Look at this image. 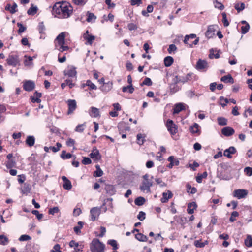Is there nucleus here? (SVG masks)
<instances>
[{
    "label": "nucleus",
    "instance_id": "nucleus-1",
    "mask_svg": "<svg viewBox=\"0 0 252 252\" xmlns=\"http://www.w3.org/2000/svg\"><path fill=\"white\" fill-rule=\"evenodd\" d=\"M73 8L65 2H57L52 8V13L59 18H67L72 13Z\"/></svg>",
    "mask_w": 252,
    "mask_h": 252
},
{
    "label": "nucleus",
    "instance_id": "nucleus-2",
    "mask_svg": "<svg viewBox=\"0 0 252 252\" xmlns=\"http://www.w3.org/2000/svg\"><path fill=\"white\" fill-rule=\"evenodd\" d=\"M105 248V245L98 239H94L90 245L92 252H104Z\"/></svg>",
    "mask_w": 252,
    "mask_h": 252
},
{
    "label": "nucleus",
    "instance_id": "nucleus-3",
    "mask_svg": "<svg viewBox=\"0 0 252 252\" xmlns=\"http://www.w3.org/2000/svg\"><path fill=\"white\" fill-rule=\"evenodd\" d=\"M199 41V37L196 38L195 34H190V35H186L184 40V43L188 44L190 48L193 47V45H197Z\"/></svg>",
    "mask_w": 252,
    "mask_h": 252
},
{
    "label": "nucleus",
    "instance_id": "nucleus-4",
    "mask_svg": "<svg viewBox=\"0 0 252 252\" xmlns=\"http://www.w3.org/2000/svg\"><path fill=\"white\" fill-rule=\"evenodd\" d=\"M168 131L171 135L176 134L178 132V126L176 125L173 120L168 119L166 124Z\"/></svg>",
    "mask_w": 252,
    "mask_h": 252
},
{
    "label": "nucleus",
    "instance_id": "nucleus-5",
    "mask_svg": "<svg viewBox=\"0 0 252 252\" xmlns=\"http://www.w3.org/2000/svg\"><path fill=\"white\" fill-rule=\"evenodd\" d=\"M7 63L9 65L16 67L20 65L19 57L17 55H9L6 59Z\"/></svg>",
    "mask_w": 252,
    "mask_h": 252
},
{
    "label": "nucleus",
    "instance_id": "nucleus-6",
    "mask_svg": "<svg viewBox=\"0 0 252 252\" xmlns=\"http://www.w3.org/2000/svg\"><path fill=\"white\" fill-rule=\"evenodd\" d=\"M248 190L244 189H238L233 191V196L238 199L245 198L248 195Z\"/></svg>",
    "mask_w": 252,
    "mask_h": 252
},
{
    "label": "nucleus",
    "instance_id": "nucleus-7",
    "mask_svg": "<svg viewBox=\"0 0 252 252\" xmlns=\"http://www.w3.org/2000/svg\"><path fill=\"white\" fill-rule=\"evenodd\" d=\"M68 109L67 114H71L73 113L77 108L76 101L74 99H68L67 101Z\"/></svg>",
    "mask_w": 252,
    "mask_h": 252
},
{
    "label": "nucleus",
    "instance_id": "nucleus-8",
    "mask_svg": "<svg viewBox=\"0 0 252 252\" xmlns=\"http://www.w3.org/2000/svg\"><path fill=\"white\" fill-rule=\"evenodd\" d=\"M89 156L95 162H97L101 159V155L99 152L95 147H94L93 150L90 154Z\"/></svg>",
    "mask_w": 252,
    "mask_h": 252
},
{
    "label": "nucleus",
    "instance_id": "nucleus-9",
    "mask_svg": "<svg viewBox=\"0 0 252 252\" xmlns=\"http://www.w3.org/2000/svg\"><path fill=\"white\" fill-rule=\"evenodd\" d=\"M35 88V83L32 80H27L24 82L23 88L25 90L30 92Z\"/></svg>",
    "mask_w": 252,
    "mask_h": 252
},
{
    "label": "nucleus",
    "instance_id": "nucleus-10",
    "mask_svg": "<svg viewBox=\"0 0 252 252\" xmlns=\"http://www.w3.org/2000/svg\"><path fill=\"white\" fill-rule=\"evenodd\" d=\"M153 185L152 182L149 181H143L142 185L140 186V189L141 191L147 192L150 191V187Z\"/></svg>",
    "mask_w": 252,
    "mask_h": 252
},
{
    "label": "nucleus",
    "instance_id": "nucleus-11",
    "mask_svg": "<svg viewBox=\"0 0 252 252\" xmlns=\"http://www.w3.org/2000/svg\"><path fill=\"white\" fill-rule=\"evenodd\" d=\"M100 214V209L97 207H94L90 210V215L91 220L92 221L95 220L97 219Z\"/></svg>",
    "mask_w": 252,
    "mask_h": 252
},
{
    "label": "nucleus",
    "instance_id": "nucleus-12",
    "mask_svg": "<svg viewBox=\"0 0 252 252\" xmlns=\"http://www.w3.org/2000/svg\"><path fill=\"white\" fill-rule=\"evenodd\" d=\"M221 133L225 136H230L235 133L234 129L229 126H226L221 129Z\"/></svg>",
    "mask_w": 252,
    "mask_h": 252
},
{
    "label": "nucleus",
    "instance_id": "nucleus-13",
    "mask_svg": "<svg viewBox=\"0 0 252 252\" xmlns=\"http://www.w3.org/2000/svg\"><path fill=\"white\" fill-rule=\"evenodd\" d=\"M196 66L198 70H202L208 68V63L205 60L199 59L197 62Z\"/></svg>",
    "mask_w": 252,
    "mask_h": 252
},
{
    "label": "nucleus",
    "instance_id": "nucleus-14",
    "mask_svg": "<svg viewBox=\"0 0 252 252\" xmlns=\"http://www.w3.org/2000/svg\"><path fill=\"white\" fill-rule=\"evenodd\" d=\"M65 75L68 76L70 77H75L77 74L76 68L73 66L68 67V68L64 71Z\"/></svg>",
    "mask_w": 252,
    "mask_h": 252
},
{
    "label": "nucleus",
    "instance_id": "nucleus-15",
    "mask_svg": "<svg viewBox=\"0 0 252 252\" xmlns=\"http://www.w3.org/2000/svg\"><path fill=\"white\" fill-rule=\"evenodd\" d=\"M84 38L87 40L88 44L89 45H91L93 43V42L95 39V37L92 35H90L89 34L88 30L86 31V32L83 35Z\"/></svg>",
    "mask_w": 252,
    "mask_h": 252
},
{
    "label": "nucleus",
    "instance_id": "nucleus-16",
    "mask_svg": "<svg viewBox=\"0 0 252 252\" xmlns=\"http://www.w3.org/2000/svg\"><path fill=\"white\" fill-rule=\"evenodd\" d=\"M215 26L214 25H210L208 26L207 31L205 33V35L208 38L212 37L215 35Z\"/></svg>",
    "mask_w": 252,
    "mask_h": 252
},
{
    "label": "nucleus",
    "instance_id": "nucleus-17",
    "mask_svg": "<svg viewBox=\"0 0 252 252\" xmlns=\"http://www.w3.org/2000/svg\"><path fill=\"white\" fill-rule=\"evenodd\" d=\"M173 194L170 190H168L167 192H163L162 193V197L161 198V202L162 203L167 202L169 199L172 198Z\"/></svg>",
    "mask_w": 252,
    "mask_h": 252
},
{
    "label": "nucleus",
    "instance_id": "nucleus-18",
    "mask_svg": "<svg viewBox=\"0 0 252 252\" xmlns=\"http://www.w3.org/2000/svg\"><path fill=\"white\" fill-rule=\"evenodd\" d=\"M65 34L64 32H61L60 33L57 37H56V40L58 41V44L59 45H63L65 44Z\"/></svg>",
    "mask_w": 252,
    "mask_h": 252
},
{
    "label": "nucleus",
    "instance_id": "nucleus-19",
    "mask_svg": "<svg viewBox=\"0 0 252 252\" xmlns=\"http://www.w3.org/2000/svg\"><path fill=\"white\" fill-rule=\"evenodd\" d=\"M105 190L106 193L111 196L115 194L116 193L114 186L111 185H106L105 187Z\"/></svg>",
    "mask_w": 252,
    "mask_h": 252
},
{
    "label": "nucleus",
    "instance_id": "nucleus-20",
    "mask_svg": "<svg viewBox=\"0 0 252 252\" xmlns=\"http://www.w3.org/2000/svg\"><path fill=\"white\" fill-rule=\"evenodd\" d=\"M112 83L109 81L107 83H103V85L100 87V89L103 92H107L111 90L112 88Z\"/></svg>",
    "mask_w": 252,
    "mask_h": 252
},
{
    "label": "nucleus",
    "instance_id": "nucleus-21",
    "mask_svg": "<svg viewBox=\"0 0 252 252\" xmlns=\"http://www.w3.org/2000/svg\"><path fill=\"white\" fill-rule=\"evenodd\" d=\"M197 207V204L194 202H192L188 204L187 212L189 214H192L194 212V210Z\"/></svg>",
    "mask_w": 252,
    "mask_h": 252
},
{
    "label": "nucleus",
    "instance_id": "nucleus-22",
    "mask_svg": "<svg viewBox=\"0 0 252 252\" xmlns=\"http://www.w3.org/2000/svg\"><path fill=\"white\" fill-rule=\"evenodd\" d=\"M220 80L224 83H230L231 84L234 83V79L230 74L222 77Z\"/></svg>",
    "mask_w": 252,
    "mask_h": 252
},
{
    "label": "nucleus",
    "instance_id": "nucleus-23",
    "mask_svg": "<svg viewBox=\"0 0 252 252\" xmlns=\"http://www.w3.org/2000/svg\"><path fill=\"white\" fill-rule=\"evenodd\" d=\"M199 126L197 123H194L193 125L190 127V131L192 134H200V131L199 129Z\"/></svg>",
    "mask_w": 252,
    "mask_h": 252
},
{
    "label": "nucleus",
    "instance_id": "nucleus-24",
    "mask_svg": "<svg viewBox=\"0 0 252 252\" xmlns=\"http://www.w3.org/2000/svg\"><path fill=\"white\" fill-rule=\"evenodd\" d=\"M35 138L33 136H28L26 140V144L29 147H32L35 143Z\"/></svg>",
    "mask_w": 252,
    "mask_h": 252
},
{
    "label": "nucleus",
    "instance_id": "nucleus-25",
    "mask_svg": "<svg viewBox=\"0 0 252 252\" xmlns=\"http://www.w3.org/2000/svg\"><path fill=\"white\" fill-rule=\"evenodd\" d=\"M185 109V106L182 103L176 104L174 108V114H178L181 111Z\"/></svg>",
    "mask_w": 252,
    "mask_h": 252
},
{
    "label": "nucleus",
    "instance_id": "nucleus-26",
    "mask_svg": "<svg viewBox=\"0 0 252 252\" xmlns=\"http://www.w3.org/2000/svg\"><path fill=\"white\" fill-rule=\"evenodd\" d=\"M31 186L29 184L25 183L24 184L21 191L23 194H28L31 191Z\"/></svg>",
    "mask_w": 252,
    "mask_h": 252
},
{
    "label": "nucleus",
    "instance_id": "nucleus-27",
    "mask_svg": "<svg viewBox=\"0 0 252 252\" xmlns=\"http://www.w3.org/2000/svg\"><path fill=\"white\" fill-rule=\"evenodd\" d=\"M173 58L171 56H167L164 58V65L166 67L170 66L173 63Z\"/></svg>",
    "mask_w": 252,
    "mask_h": 252
},
{
    "label": "nucleus",
    "instance_id": "nucleus-28",
    "mask_svg": "<svg viewBox=\"0 0 252 252\" xmlns=\"http://www.w3.org/2000/svg\"><path fill=\"white\" fill-rule=\"evenodd\" d=\"M90 115L92 117H98L99 115V109L94 107H92L91 108Z\"/></svg>",
    "mask_w": 252,
    "mask_h": 252
},
{
    "label": "nucleus",
    "instance_id": "nucleus-29",
    "mask_svg": "<svg viewBox=\"0 0 252 252\" xmlns=\"http://www.w3.org/2000/svg\"><path fill=\"white\" fill-rule=\"evenodd\" d=\"M170 92L172 94H174L178 92L180 88L175 84H169Z\"/></svg>",
    "mask_w": 252,
    "mask_h": 252
},
{
    "label": "nucleus",
    "instance_id": "nucleus-30",
    "mask_svg": "<svg viewBox=\"0 0 252 252\" xmlns=\"http://www.w3.org/2000/svg\"><path fill=\"white\" fill-rule=\"evenodd\" d=\"M135 238L141 242H146L148 240L147 237L142 233H138L136 234Z\"/></svg>",
    "mask_w": 252,
    "mask_h": 252
},
{
    "label": "nucleus",
    "instance_id": "nucleus-31",
    "mask_svg": "<svg viewBox=\"0 0 252 252\" xmlns=\"http://www.w3.org/2000/svg\"><path fill=\"white\" fill-rule=\"evenodd\" d=\"M146 200L143 197H138L135 199L134 203L137 206H141L144 204Z\"/></svg>",
    "mask_w": 252,
    "mask_h": 252
},
{
    "label": "nucleus",
    "instance_id": "nucleus-32",
    "mask_svg": "<svg viewBox=\"0 0 252 252\" xmlns=\"http://www.w3.org/2000/svg\"><path fill=\"white\" fill-rule=\"evenodd\" d=\"M86 126V123H84L82 124H79L77 125L75 129V131L77 132H82L85 129Z\"/></svg>",
    "mask_w": 252,
    "mask_h": 252
},
{
    "label": "nucleus",
    "instance_id": "nucleus-33",
    "mask_svg": "<svg viewBox=\"0 0 252 252\" xmlns=\"http://www.w3.org/2000/svg\"><path fill=\"white\" fill-rule=\"evenodd\" d=\"M9 242L8 238L4 235H0V244L2 245H6Z\"/></svg>",
    "mask_w": 252,
    "mask_h": 252
},
{
    "label": "nucleus",
    "instance_id": "nucleus-34",
    "mask_svg": "<svg viewBox=\"0 0 252 252\" xmlns=\"http://www.w3.org/2000/svg\"><path fill=\"white\" fill-rule=\"evenodd\" d=\"M37 11V7L34 6L33 4L31 5V7L28 9L27 13L28 15H33L36 13Z\"/></svg>",
    "mask_w": 252,
    "mask_h": 252
},
{
    "label": "nucleus",
    "instance_id": "nucleus-35",
    "mask_svg": "<svg viewBox=\"0 0 252 252\" xmlns=\"http://www.w3.org/2000/svg\"><path fill=\"white\" fill-rule=\"evenodd\" d=\"M60 156L63 159H66L70 158L72 155L70 153H66V151L63 150L62 151Z\"/></svg>",
    "mask_w": 252,
    "mask_h": 252
},
{
    "label": "nucleus",
    "instance_id": "nucleus-36",
    "mask_svg": "<svg viewBox=\"0 0 252 252\" xmlns=\"http://www.w3.org/2000/svg\"><path fill=\"white\" fill-rule=\"evenodd\" d=\"M84 224V222L82 221H79L78 222V226H75L74 227V232L77 234H80L81 233V229L83 227V225Z\"/></svg>",
    "mask_w": 252,
    "mask_h": 252
},
{
    "label": "nucleus",
    "instance_id": "nucleus-37",
    "mask_svg": "<svg viewBox=\"0 0 252 252\" xmlns=\"http://www.w3.org/2000/svg\"><path fill=\"white\" fill-rule=\"evenodd\" d=\"M245 244L247 247H252V237L250 235H247V238L245 240Z\"/></svg>",
    "mask_w": 252,
    "mask_h": 252
},
{
    "label": "nucleus",
    "instance_id": "nucleus-38",
    "mask_svg": "<svg viewBox=\"0 0 252 252\" xmlns=\"http://www.w3.org/2000/svg\"><path fill=\"white\" fill-rule=\"evenodd\" d=\"M191 75H192L191 74L189 73L187 74L185 76L180 77V81H181V82L185 83L188 82V81L191 80Z\"/></svg>",
    "mask_w": 252,
    "mask_h": 252
},
{
    "label": "nucleus",
    "instance_id": "nucleus-39",
    "mask_svg": "<svg viewBox=\"0 0 252 252\" xmlns=\"http://www.w3.org/2000/svg\"><path fill=\"white\" fill-rule=\"evenodd\" d=\"M235 8L237 10L238 12H240L245 9V3L243 2L241 3L240 4L238 3L235 4Z\"/></svg>",
    "mask_w": 252,
    "mask_h": 252
},
{
    "label": "nucleus",
    "instance_id": "nucleus-40",
    "mask_svg": "<svg viewBox=\"0 0 252 252\" xmlns=\"http://www.w3.org/2000/svg\"><path fill=\"white\" fill-rule=\"evenodd\" d=\"M208 175L207 172H204L202 174L198 175L196 177V180L198 183L202 182V179L206 178Z\"/></svg>",
    "mask_w": 252,
    "mask_h": 252
},
{
    "label": "nucleus",
    "instance_id": "nucleus-41",
    "mask_svg": "<svg viewBox=\"0 0 252 252\" xmlns=\"http://www.w3.org/2000/svg\"><path fill=\"white\" fill-rule=\"evenodd\" d=\"M219 125L225 126L227 124V120L223 117H218L217 119Z\"/></svg>",
    "mask_w": 252,
    "mask_h": 252
},
{
    "label": "nucleus",
    "instance_id": "nucleus-42",
    "mask_svg": "<svg viewBox=\"0 0 252 252\" xmlns=\"http://www.w3.org/2000/svg\"><path fill=\"white\" fill-rule=\"evenodd\" d=\"M56 48L61 52H63L69 49V47L68 46H65L64 44L56 45Z\"/></svg>",
    "mask_w": 252,
    "mask_h": 252
},
{
    "label": "nucleus",
    "instance_id": "nucleus-43",
    "mask_svg": "<svg viewBox=\"0 0 252 252\" xmlns=\"http://www.w3.org/2000/svg\"><path fill=\"white\" fill-rule=\"evenodd\" d=\"M127 90H128V92L129 93L132 94V93H133V92L134 90V89L132 85H129L127 86H124L122 88V91L123 92H126Z\"/></svg>",
    "mask_w": 252,
    "mask_h": 252
},
{
    "label": "nucleus",
    "instance_id": "nucleus-44",
    "mask_svg": "<svg viewBox=\"0 0 252 252\" xmlns=\"http://www.w3.org/2000/svg\"><path fill=\"white\" fill-rule=\"evenodd\" d=\"M187 192H190L191 194H194L196 192L197 189L195 187H191L189 184L186 185Z\"/></svg>",
    "mask_w": 252,
    "mask_h": 252
},
{
    "label": "nucleus",
    "instance_id": "nucleus-45",
    "mask_svg": "<svg viewBox=\"0 0 252 252\" xmlns=\"http://www.w3.org/2000/svg\"><path fill=\"white\" fill-rule=\"evenodd\" d=\"M63 187L66 190H70L72 188V185L71 182L69 180H68L66 182H64L63 185Z\"/></svg>",
    "mask_w": 252,
    "mask_h": 252
},
{
    "label": "nucleus",
    "instance_id": "nucleus-46",
    "mask_svg": "<svg viewBox=\"0 0 252 252\" xmlns=\"http://www.w3.org/2000/svg\"><path fill=\"white\" fill-rule=\"evenodd\" d=\"M107 243L113 247V250H116L118 249L117 242L115 240H109L108 241Z\"/></svg>",
    "mask_w": 252,
    "mask_h": 252
},
{
    "label": "nucleus",
    "instance_id": "nucleus-47",
    "mask_svg": "<svg viewBox=\"0 0 252 252\" xmlns=\"http://www.w3.org/2000/svg\"><path fill=\"white\" fill-rule=\"evenodd\" d=\"M137 143L140 145H141L144 143L145 139L144 137L143 136L142 134L140 133L137 135Z\"/></svg>",
    "mask_w": 252,
    "mask_h": 252
},
{
    "label": "nucleus",
    "instance_id": "nucleus-48",
    "mask_svg": "<svg viewBox=\"0 0 252 252\" xmlns=\"http://www.w3.org/2000/svg\"><path fill=\"white\" fill-rule=\"evenodd\" d=\"M222 22L224 27H227L229 26V23L227 19L226 14L225 12L222 13Z\"/></svg>",
    "mask_w": 252,
    "mask_h": 252
},
{
    "label": "nucleus",
    "instance_id": "nucleus-49",
    "mask_svg": "<svg viewBox=\"0 0 252 252\" xmlns=\"http://www.w3.org/2000/svg\"><path fill=\"white\" fill-rule=\"evenodd\" d=\"M15 165L16 162L12 159L8 160L6 164V166L8 169H11V168L14 167Z\"/></svg>",
    "mask_w": 252,
    "mask_h": 252
},
{
    "label": "nucleus",
    "instance_id": "nucleus-50",
    "mask_svg": "<svg viewBox=\"0 0 252 252\" xmlns=\"http://www.w3.org/2000/svg\"><path fill=\"white\" fill-rule=\"evenodd\" d=\"M152 85V82L150 78L148 77H146L145 78L143 82L141 84V86L143 85H147L148 86H151Z\"/></svg>",
    "mask_w": 252,
    "mask_h": 252
},
{
    "label": "nucleus",
    "instance_id": "nucleus-51",
    "mask_svg": "<svg viewBox=\"0 0 252 252\" xmlns=\"http://www.w3.org/2000/svg\"><path fill=\"white\" fill-rule=\"evenodd\" d=\"M239 216V213L237 211H233L231 214V217L229 218V220L230 222H234L236 219H235V217H237Z\"/></svg>",
    "mask_w": 252,
    "mask_h": 252
},
{
    "label": "nucleus",
    "instance_id": "nucleus-52",
    "mask_svg": "<svg viewBox=\"0 0 252 252\" xmlns=\"http://www.w3.org/2000/svg\"><path fill=\"white\" fill-rule=\"evenodd\" d=\"M17 26L19 28L18 30V33L19 34H21L23 32H24L26 30V27H24L22 24L20 23H17Z\"/></svg>",
    "mask_w": 252,
    "mask_h": 252
},
{
    "label": "nucleus",
    "instance_id": "nucleus-53",
    "mask_svg": "<svg viewBox=\"0 0 252 252\" xmlns=\"http://www.w3.org/2000/svg\"><path fill=\"white\" fill-rule=\"evenodd\" d=\"M87 16L88 17L86 21L88 22H91L93 19L95 20L96 18V16H95L93 13H90L89 12H87Z\"/></svg>",
    "mask_w": 252,
    "mask_h": 252
},
{
    "label": "nucleus",
    "instance_id": "nucleus-54",
    "mask_svg": "<svg viewBox=\"0 0 252 252\" xmlns=\"http://www.w3.org/2000/svg\"><path fill=\"white\" fill-rule=\"evenodd\" d=\"M250 29V26L248 23L241 27V33L242 34H246Z\"/></svg>",
    "mask_w": 252,
    "mask_h": 252
},
{
    "label": "nucleus",
    "instance_id": "nucleus-55",
    "mask_svg": "<svg viewBox=\"0 0 252 252\" xmlns=\"http://www.w3.org/2000/svg\"><path fill=\"white\" fill-rule=\"evenodd\" d=\"M73 2L77 5L83 6L87 2V0H73Z\"/></svg>",
    "mask_w": 252,
    "mask_h": 252
},
{
    "label": "nucleus",
    "instance_id": "nucleus-56",
    "mask_svg": "<svg viewBox=\"0 0 252 252\" xmlns=\"http://www.w3.org/2000/svg\"><path fill=\"white\" fill-rule=\"evenodd\" d=\"M31 239V237L28 235H22L19 238L20 241H28Z\"/></svg>",
    "mask_w": 252,
    "mask_h": 252
},
{
    "label": "nucleus",
    "instance_id": "nucleus-57",
    "mask_svg": "<svg viewBox=\"0 0 252 252\" xmlns=\"http://www.w3.org/2000/svg\"><path fill=\"white\" fill-rule=\"evenodd\" d=\"M33 60V57L29 56L28 58V60H26L24 62V64L26 66H29L32 64V61Z\"/></svg>",
    "mask_w": 252,
    "mask_h": 252
},
{
    "label": "nucleus",
    "instance_id": "nucleus-58",
    "mask_svg": "<svg viewBox=\"0 0 252 252\" xmlns=\"http://www.w3.org/2000/svg\"><path fill=\"white\" fill-rule=\"evenodd\" d=\"M92 161L88 157H83V160H82V163L84 165H88L91 164Z\"/></svg>",
    "mask_w": 252,
    "mask_h": 252
},
{
    "label": "nucleus",
    "instance_id": "nucleus-59",
    "mask_svg": "<svg viewBox=\"0 0 252 252\" xmlns=\"http://www.w3.org/2000/svg\"><path fill=\"white\" fill-rule=\"evenodd\" d=\"M59 212V209L58 207H54L52 208H50L49 210V214L54 215L55 213H57Z\"/></svg>",
    "mask_w": 252,
    "mask_h": 252
},
{
    "label": "nucleus",
    "instance_id": "nucleus-60",
    "mask_svg": "<svg viewBox=\"0 0 252 252\" xmlns=\"http://www.w3.org/2000/svg\"><path fill=\"white\" fill-rule=\"evenodd\" d=\"M32 213L33 215H36L37 218L38 220H40V219H41L43 218V214H40L39 213V211L38 210H32Z\"/></svg>",
    "mask_w": 252,
    "mask_h": 252
},
{
    "label": "nucleus",
    "instance_id": "nucleus-61",
    "mask_svg": "<svg viewBox=\"0 0 252 252\" xmlns=\"http://www.w3.org/2000/svg\"><path fill=\"white\" fill-rule=\"evenodd\" d=\"M244 172L247 175L250 176L252 175V168L250 167H246L244 169Z\"/></svg>",
    "mask_w": 252,
    "mask_h": 252
},
{
    "label": "nucleus",
    "instance_id": "nucleus-62",
    "mask_svg": "<svg viewBox=\"0 0 252 252\" xmlns=\"http://www.w3.org/2000/svg\"><path fill=\"white\" fill-rule=\"evenodd\" d=\"M137 218L142 221L145 219V213L143 211H140L137 215Z\"/></svg>",
    "mask_w": 252,
    "mask_h": 252
},
{
    "label": "nucleus",
    "instance_id": "nucleus-63",
    "mask_svg": "<svg viewBox=\"0 0 252 252\" xmlns=\"http://www.w3.org/2000/svg\"><path fill=\"white\" fill-rule=\"evenodd\" d=\"M75 141L74 139L69 138L68 139L67 141L66 142V145L69 147H71L72 146H74L75 144Z\"/></svg>",
    "mask_w": 252,
    "mask_h": 252
},
{
    "label": "nucleus",
    "instance_id": "nucleus-64",
    "mask_svg": "<svg viewBox=\"0 0 252 252\" xmlns=\"http://www.w3.org/2000/svg\"><path fill=\"white\" fill-rule=\"evenodd\" d=\"M60 245L57 244L53 247V249L51 250V252H63L60 251Z\"/></svg>",
    "mask_w": 252,
    "mask_h": 252
}]
</instances>
